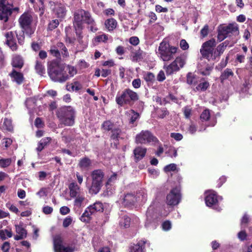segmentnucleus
Returning a JSON list of instances; mask_svg holds the SVG:
<instances>
[{"label":"nucleus","mask_w":252,"mask_h":252,"mask_svg":"<svg viewBox=\"0 0 252 252\" xmlns=\"http://www.w3.org/2000/svg\"><path fill=\"white\" fill-rule=\"evenodd\" d=\"M35 69L37 73L40 75H42L45 73V70L42 63L38 61H36Z\"/></svg>","instance_id":"obj_39"},{"label":"nucleus","mask_w":252,"mask_h":252,"mask_svg":"<svg viewBox=\"0 0 252 252\" xmlns=\"http://www.w3.org/2000/svg\"><path fill=\"white\" fill-rule=\"evenodd\" d=\"M178 48L170 46L166 41L163 40L158 48V54L163 61H168L172 60L174 55L177 52Z\"/></svg>","instance_id":"obj_5"},{"label":"nucleus","mask_w":252,"mask_h":252,"mask_svg":"<svg viewBox=\"0 0 252 252\" xmlns=\"http://www.w3.org/2000/svg\"><path fill=\"white\" fill-rule=\"evenodd\" d=\"M162 227L164 230L168 231L171 228V223L169 221H165L162 223Z\"/></svg>","instance_id":"obj_61"},{"label":"nucleus","mask_w":252,"mask_h":252,"mask_svg":"<svg viewBox=\"0 0 252 252\" xmlns=\"http://www.w3.org/2000/svg\"><path fill=\"white\" fill-rule=\"evenodd\" d=\"M145 244L144 241H141L138 242L136 245L134 246L131 250V252H144V245Z\"/></svg>","instance_id":"obj_37"},{"label":"nucleus","mask_w":252,"mask_h":252,"mask_svg":"<svg viewBox=\"0 0 252 252\" xmlns=\"http://www.w3.org/2000/svg\"><path fill=\"white\" fill-rule=\"evenodd\" d=\"M205 203L207 206L213 207L217 211H220V208L217 205L219 199L216 193L214 191L209 190L206 192Z\"/></svg>","instance_id":"obj_13"},{"label":"nucleus","mask_w":252,"mask_h":252,"mask_svg":"<svg viewBox=\"0 0 252 252\" xmlns=\"http://www.w3.org/2000/svg\"><path fill=\"white\" fill-rule=\"evenodd\" d=\"M11 15V5L0 7V20L6 23Z\"/></svg>","instance_id":"obj_16"},{"label":"nucleus","mask_w":252,"mask_h":252,"mask_svg":"<svg viewBox=\"0 0 252 252\" xmlns=\"http://www.w3.org/2000/svg\"><path fill=\"white\" fill-rule=\"evenodd\" d=\"M103 210V205L100 202H96L93 205L88 207L83 214L80 217L82 221L85 222H89L91 218V216L97 212H102Z\"/></svg>","instance_id":"obj_9"},{"label":"nucleus","mask_w":252,"mask_h":252,"mask_svg":"<svg viewBox=\"0 0 252 252\" xmlns=\"http://www.w3.org/2000/svg\"><path fill=\"white\" fill-rule=\"evenodd\" d=\"M228 57H226L225 60H222L221 62L216 66V68L219 70H221L225 67L228 63Z\"/></svg>","instance_id":"obj_56"},{"label":"nucleus","mask_w":252,"mask_h":252,"mask_svg":"<svg viewBox=\"0 0 252 252\" xmlns=\"http://www.w3.org/2000/svg\"><path fill=\"white\" fill-rule=\"evenodd\" d=\"M54 10L55 14L58 18H63L66 15V10L63 4L56 3Z\"/></svg>","instance_id":"obj_19"},{"label":"nucleus","mask_w":252,"mask_h":252,"mask_svg":"<svg viewBox=\"0 0 252 252\" xmlns=\"http://www.w3.org/2000/svg\"><path fill=\"white\" fill-rule=\"evenodd\" d=\"M227 36H226V34L222 32V29L219 27V29L218 30V39L219 42H220L224 40L226 37Z\"/></svg>","instance_id":"obj_53"},{"label":"nucleus","mask_w":252,"mask_h":252,"mask_svg":"<svg viewBox=\"0 0 252 252\" xmlns=\"http://www.w3.org/2000/svg\"><path fill=\"white\" fill-rule=\"evenodd\" d=\"M51 140V138L48 137L41 139L38 143L36 150L38 152H41L44 148L50 142Z\"/></svg>","instance_id":"obj_31"},{"label":"nucleus","mask_w":252,"mask_h":252,"mask_svg":"<svg viewBox=\"0 0 252 252\" xmlns=\"http://www.w3.org/2000/svg\"><path fill=\"white\" fill-rule=\"evenodd\" d=\"M137 197L138 201L141 200V201L145 202L147 200V193L144 191H139V193H137Z\"/></svg>","instance_id":"obj_54"},{"label":"nucleus","mask_w":252,"mask_h":252,"mask_svg":"<svg viewBox=\"0 0 252 252\" xmlns=\"http://www.w3.org/2000/svg\"><path fill=\"white\" fill-rule=\"evenodd\" d=\"M54 247L55 252H73L74 251V248L63 246L61 238L59 237L55 238L54 240Z\"/></svg>","instance_id":"obj_14"},{"label":"nucleus","mask_w":252,"mask_h":252,"mask_svg":"<svg viewBox=\"0 0 252 252\" xmlns=\"http://www.w3.org/2000/svg\"><path fill=\"white\" fill-rule=\"evenodd\" d=\"M200 120L202 122H206L210 118V112L209 110L205 109L201 113L200 116Z\"/></svg>","instance_id":"obj_41"},{"label":"nucleus","mask_w":252,"mask_h":252,"mask_svg":"<svg viewBox=\"0 0 252 252\" xmlns=\"http://www.w3.org/2000/svg\"><path fill=\"white\" fill-rule=\"evenodd\" d=\"M16 231L18 234L21 235L24 237L27 236V231L22 226L16 225Z\"/></svg>","instance_id":"obj_46"},{"label":"nucleus","mask_w":252,"mask_h":252,"mask_svg":"<svg viewBox=\"0 0 252 252\" xmlns=\"http://www.w3.org/2000/svg\"><path fill=\"white\" fill-rule=\"evenodd\" d=\"M36 194L40 198L47 196V189L45 188L40 189L39 191L36 193Z\"/></svg>","instance_id":"obj_62"},{"label":"nucleus","mask_w":252,"mask_h":252,"mask_svg":"<svg viewBox=\"0 0 252 252\" xmlns=\"http://www.w3.org/2000/svg\"><path fill=\"white\" fill-rule=\"evenodd\" d=\"M57 49H60L62 51V53L65 56H68V53L67 52V50L66 48L65 47L64 44L62 42H59L57 44V47H56Z\"/></svg>","instance_id":"obj_48"},{"label":"nucleus","mask_w":252,"mask_h":252,"mask_svg":"<svg viewBox=\"0 0 252 252\" xmlns=\"http://www.w3.org/2000/svg\"><path fill=\"white\" fill-rule=\"evenodd\" d=\"M25 104L28 109H29L30 112L33 109L35 106V100L32 98H27L25 102Z\"/></svg>","instance_id":"obj_43"},{"label":"nucleus","mask_w":252,"mask_h":252,"mask_svg":"<svg viewBox=\"0 0 252 252\" xmlns=\"http://www.w3.org/2000/svg\"><path fill=\"white\" fill-rule=\"evenodd\" d=\"M73 198L74 199L73 202L74 209H79L85 206L84 203L86 200V198L85 197V193L74 197Z\"/></svg>","instance_id":"obj_18"},{"label":"nucleus","mask_w":252,"mask_h":252,"mask_svg":"<svg viewBox=\"0 0 252 252\" xmlns=\"http://www.w3.org/2000/svg\"><path fill=\"white\" fill-rule=\"evenodd\" d=\"M12 65L14 67L21 68L23 65V61L18 55H14L12 58Z\"/></svg>","instance_id":"obj_29"},{"label":"nucleus","mask_w":252,"mask_h":252,"mask_svg":"<svg viewBox=\"0 0 252 252\" xmlns=\"http://www.w3.org/2000/svg\"><path fill=\"white\" fill-rule=\"evenodd\" d=\"M117 22L116 20L113 18L107 19L105 22V26L109 31H113L117 26Z\"/></svg>","instance_id":"obj_30"},{"label":"nucleus","mask_w":252,"mask_h":252,"mask_svg":"<svg viewBox=\"0 0 252 252\" xmlns=\"http://www.w3.org/2000/svg\"><path fill=\"white\" fill-rule=\"evenodd\" d=\"M91 164V160L89 158H84L80 160L78 166L82 170H88Z\"/></svg>","instance_id":"obj_26"},{"label":"nucleus","mask_w":252,"mask_h":252,"mask_svg":"<svg viewBox=\"0 0 252 252\" xmlns=\"http://www.w3.org/2000/svg\"><path fill=\"white\" fill-rule=\"evenodd\" d=\"M157 141L156 137L148 130H142L137 134L135 137V142L140 144H147L151 142Z\"/></svg>","instance_id":"obj_12"},{"label":"nucleus","mask_w":252,"mask_h":252,"mask_svg":"<svg viewBox=\"0 0 252 252\" xmlns=\"http://www.w3.org/2000/svg\"><path fill=\"white\" fill-rule=\"evenodd\" d=\"M64 71L66 73L68 77V79L70 77H73L74 75L77 73L76 69L72 66L67 65L64 68Z\"/></svg>","instance_id":"obj_33"},{"label":"nucleus","mask_w":252,"mask_h":252,"mask_svg":"<svg viewBox=\"0 0 252 252\" xmlns=\"http://www.w3.org/2000/svg\"><path fill=\"white\" fill-rule=\"evenodd\" d=\"M146 151L147 149L145 148L142 147H137L133 151L136 160L138 161L142 159L145 156Z\"/></svg>","instance_id":"obj_24"},{"label":"nucleus","mask_w":252,"mask_h":252,"mask_svg":"<svg viewBox=\"0 0 252 252\" xmlns=\"http://www.w3.org/2000/svg\"><path fill=\"white\" fill-rule=\"evenodd\" d=\"M12 159L10 158H1L0 159V167L5 168L9 166L11 163Z\"/></svg>","instance_id":"obj_45"},{"label":"nucleus","mask_w":252,"mask_h":252,"mask_svg":"<svg viewBox=\"0 0 252 252\" xmlns=\"http://www.w3.org/2000/svg\"><path fill=\"white\" fill-rule=\"evenodd\" d=\"M50 53L53 56L57 58H60V51H59V49H57L56 47H51V49L50 50Z\"/></svg>","instance_id":"obj_57"},{"label":"nucleus","mask_w":252,"mask_h":252,"mask_svg":"<svg viewBox=\"0 0 252 252\" xmlns=\"http://www.w3.org/2000/svg\"><path fill=\"white\" fill-rule=\"evenodd\" d=\"M251 220L250 216L245 213L241 219L240 225L242 229L245 228Z\"/></svg>","instance_id":"obj_34"},{"label":"nucleus","mask_w":252,"mask_h":252,"mask_svg":"<svg viewBox=\"0 0 252 252\" xmlns=\"http://www.w3.org/2000/svg\"><path fill=\"white\" fill-rule=\"evenodd\" d=\"M166 154L171 158H176L177 156V150L174 147H170Z\"/></svg>","instance_id":"obj_49"},{"label":"nucleus","mask_w":252,"mask_h":252,"mask_svg":"<svg viewBox=\"0 0 252 252\" xmlns=\"http://www.w3.org/2000/svg\"><path fill=\"white\" fill-rule=\"evenodd\" d=\"M68 130L64 129L61 133L62 140L65 143H67L70 141L71 137L68 135Z\"/></svg>","instance_id":"obj_50"},{"label":"nucleus","mask_w":252,"mask_h":252,"mask_svg":"<svg viewBox=\"0 0 252 252\" xmlns=\"http://www.w3.org/2000/svg\"><path fill=\"white\" fill-rule=\"evenodd\" d=\"M180 46L183 50H187L189 47L188 43L185 39H182L180 41Z\"/></svg>","instance_id":"obj_64"},{"label":"nucleus","mask_w":252,"mask_h":252,"mask_svg":"<svg viewBox=\"0 0 252 252\" xmlns=\"http://www.w3.org/2000/svg\"><path fill=\"white\" fill-rule=\"evenodd\" d=\"M186 62V58L184 55L177 57L170 64L164 65L163 68L167 75H171L183 68Z\"/></svg>","instance_id":"obj_8"},{"label":"nucleus","mask_w":252,"mask_h":252,"mask_svg":"<svg viewBox=\"0 0 252 252\" xmlns=\"http://www.w3.org/2000/svg\"><path fill=\"white\" fill-rule=\"evenodd\" d=\"M85 23L90 26V30L93 32L97 31L95 22L91 14L84 10L79 9L74 14L73 25L76 31V34L78 37V41L82 43V36L79 31L83 28V24Z\"/></svg>","instance_id":"obj_1"},{"label":"nucleus","mask_w":252,"mask_h":252,"mask_svg":"<svg viewBox=\"0 0 252 252\" xmlns=\"http://www.w3.org/2000/svg\"><path fill=\"white\" fill-rule=\"evenodd\" d=\"M227 36L231 35H237L239 33V27L236 23H231L227 25L220 27Z\"/></svg>","instance_id":"obj_15"},{"label":"nucleus","mask_w":252,"mask_h":252,"mask_svg":"<svg viewBox=\"0 0 252 252\" xmlns=\"http://www.w3.org/2000/svg\"><path fill=\"white\" fill-rule=\"evenodd\" d=\"M69 190V195L71 198H73L77 196L84 193L81 188L75 182L71 183L68 186Z\"/></svg>","instance_id":"obj_17"},{"label":"nucleus","mask_w":252,"mask_h":252,"mask_svg":"<svg viewBox=\"0 0 252 252\" xmlns=\"http://www.w3.org/2000/svg\"><path fill=\"white\" fill-rule=\"evenodd\" d=\"M177 169V165L175 163H171L166 166H165L164 168V170L165 172H168L170 171H175Z\"/></svg>","instance_id":"obj_52"},{"label":"nucleus","mask_w":252,"mask_h":252,"mask_svg":"<svg viewBox=\"0 0 252 252\" xmlns=\"http://www.w3.org/2000/svg\"><path fill=\"white\" fill-rule=\"evenodd\" d=\"M6 44L12 51H16L17 50V45L15 42V40L8 42L6 43Z\"/></svg>","instance_id":"obj_59"},{"label":"nucleus","mask_w":252,"mask_h":252,"mask_svg":"<svg viewBox=\"0 0 252 252\" xmlns=\"http://www.w3.org/2000/svg\"><path fill=\"white\" fill-rule=\"evenodd\" d=\"M48 74L51 79L58 82H64L68 79L64 68L59 65L50 66L48 69Z\"/></svg>","instance_id":"obj_7"},{"label":"nucleus","mask_w":252,"mask_h":252,"mask_svg":"<svg viewBox=\"0 0 252 252\" xmlns=\"http://www.w3.org/2000/svg\"><path fill=\"white\" fill-rule=\"evenodd\" d=\"M126 114L128 117L129 123L131 124H133L139 118V113L133 110H129L126 111Z\"/></svg>","instance_id":"obj_28"},{"label":"nucleus","mask_w":252,"mask_h":252,"mask_svg":"<svg viewBox=\"0 0 252 252\" xmlns=\"http://www.w3.org/2000/svg\"><path fill=\"white\" fill-rule=\"evenodd\" d=\"M216 45L215 39H211L204 43L200 49V53L202 56L208 60H213L214 47Z\"/></svg>","instance_id":"obj_10"},{"label":"nucleus","mask_w":252,"mask_h":252,"mask_svg":"<svg viewBox=\"0 0 252 252\" xmlns=\"http://www.w3.org/2000/svg\"><path fill=\"white\" fill-rule=\"evenodd\" d=\"M181 199V194L179 187H176L172 189L167 195L166 203L169 206L178 205Z\"/></svg>","instance_id":"obj_11"},{"label":"nucleus","mask_w":252,"mask_h":252,"mask_svg":"<svg viewBox=\"0 0 252 252\" xmlns=\"http://www.w3.org/2000/svg\"><path fill=\"white\" fill-rule=\"evenodd\" d=\"M59 24V21L57 19L52 20L48 24V29L52 31L56 28Z\"/></svg>","instance_id":"obj_51"},{"label":"nucleus","mask_w":252,"mask_h":252,"mask_svg":"<svg viewBox=\"0 0 252 252\" xmlns=\"http://www.w3.org/2000/svg\"><path fill=\"white\" fill-rule=\"evenodd\" d=\"M209 84L208 82H204L199 83L195 88V90L197 91H205L209 87Z\"/></svg>","instance_id":"obj_44"},{"label":"nucleus","mask_w":252,"mask_h":252,"mask_svg":"<svg viewBox=\"0 0 252 252\" xmlns=\"http://www.w3.org/2000/svg\"><path fill=\"white\" fill-rule=\"evenodd\" d=\"M234 75V73L231 69L226 68L223 72H222L220 79L221 83H223L225 80L229 79L230 77Z\"/></svg>","instance_id":"obj_27"},{"label":"nucleus","mask_w":252,"mask_h":252,"mask_svg":"<svg viewBox=\"0 0 252 252\" xmlns=\"http://www.w3.org/2000/svg\"><path fill=\"white\" fill-rule=\"evenodd\" d=\"M74 109L71 106L63 107L58 110L57 115L61 124L72 126L74 123Z\"/></svg>","instance_id":"obj_4"},{"label":"nucleus","mask_w":252,"mask_h":252,"mask_svg":"<svg viewBox=\"0 0 252 252\" xmlns=\"http://www.w3.org/2000/svg\"><path fill=\"white\" fill-rule=\"evenodd\" d=\"M112 134L111 135V138L113 140H119L120 136L121 134V130L119 128H114L111 130Z\"/></svg>","instance_id":"obj_38"},{"label":"nucleus","mask_w":252,"mask_h":252,"mask_svg":"<svg viewBox=\"0 0 252 252\" xmlns=\"http://www.w3.org/2000/svg\"><path fill=\"white\" fill-rule=\"evenodd\" d=\"M92 183L90 188V192L93 194H97L101 189L104 176V172L100 169L94 170L91 174Z\"/></svg>","instance_id":"obj_6"},{"label":"nucleus","mask_w":252,"mask_h":252,"mask_svg":"<svg viewBox=\"0 0 252 252\" xmlns=\"http://www.w3.org/2000/svg\"><path fill=\"white\" fill-rule=\"evenodd\" d=\"M137 201H138L137 197L132 194L128 193L123 199L122 204L125 206L129 207Z\"/></svg>","instance_id":"obj_20"},{"label":"nucleus","mask_w":252,"mask_h":252,"mask_svg":"<svg viewBox=\"0 0 252 252\" xmlns=\"http://www.w3.org/2000/svg\"><path fill=\"white\" fill-rule=\"evenodd\" d=\"M138 99L137 93L129 89H126L121 93H119L116 97V102L120 106L125 104L130 105Z\"/></svg>","instance_id":"obj_3"},{"label":"nucleus","mask_w":252,"mask_h":252,"mask_svg":"<svg viewBox=\"0 0 252 252\" xmlns=\"http://www.w3.org/2000/svg\"><path fill=\"white\" fill-rule=\"evenodd\" d=\"M25 33V32L24 30H22V31L20 32L19 33L16 32V36L18 41V43L22 45L25 40V35L24 34Z\"/></svg>","instance_id":"obj_47"},{"label":"nucleus","mask_w":252,"mask_h":252,"mask_svg":"<svg viewBox=\"0 0 252 252\" xmlns=\"http://www.w3.org/2000/svg\"><path fill=\"white\" fill-rule=\"evenodd\" d=\"M1 128L4 130L12 131L13 126L11 120L7 118L4 119L3 123L1 125Z\"/></svg>","instance_id":"obj_32"},{"label":"nucleus","mask_w":252,"mask_h":252,"mask_svg":"<svg viewBox=\"0 0 252 252\" xmlns=\"http://www.w3.org/2000/svg\"><path fill=\"white\" fill-rule=\"evenodd\" d=\"M114 128V124L110 121H106L102 125V128L106 131H111Z\"/></svg>","instance_id":"obj_40"},{"label":"nucleus","mask_w":252,"mask_h":252,"mask_svg":"<svg viewBox=\"0 0 252 252\" xmlns=\"http://www.w3.org/2000/svg\"><path fill=\"white\" fill-rule=\"evenodd\" d=\"M227 44H228L226 43V42L225 41L217 46V48L214 52L213 60H215L217 58L219 57L221 54L223 53L226 46H227Z\"/></svg>","instance_id":"obj_25"},{"label":"nucleus","mask_w":252,"mask_h":252,"mask_svg":"<svg viewBox=\"0 0 252 252\" xmlns=\"http://www.w3.org/2000/svg\"><path fill=\"white\" fill-rule=\"evenodd\" d=\"M129 41L131 44H132L134 46L137 45L139 43V38L136 36L131 37L129 38Z\"/></svg>","instance_id":"obj_63"},{"label":"nucleus","mask_w":252,"mask_h":252,"mask_svg":"<svg viewBox=\"0 0 252 252\" xmlns=\"http://www.w3.org/2000/svg\"><path fill=\"white\" fill-rule=\"evenodd\" d=\"M19 25L25 32V34L31 37L35 31L36 25H33V17L31 13L24 12L18 19Z\"/></svg>","instance_id":"obj_2"},{"label":"nucleus","mask_w":252,"mask_h":252,"mask_svg":"<svg viewBox=\"0 0 252 252\" xmlns=\"http://www.w3.org/2000/svg\"><path fill=\"white\" fill-rule=\"evenodd\" d=\"M119 219V224L121 227L127 228L129 227L131 219L126 214L122 213L120 216Z\"/></svg>","instance_id":"obj_22"},{"label":"nucleus","mask_w":252,"mask_h":252,"mask_svg":"<svg viewBox=\"0 0 252 252\" xmlns=\"http://www.w3.org/2000/svg\"><path fill=\"white\" fill-rule=\"evenodd\" d=\"M6 207L9 209V210L15 213H18L19 212L18 209L14 205L12 204L10 202H7L6 204Z\"/></svg>","instance_id":"obj_55"},{"label":"nucleus","mask_w":252,"mask_h":252,"mask_svg":"<svg viewBox=\"0 0 252 252\" xmlns=\"http://www.w3.org/2000/svg\"><path fill=\"white\" fill-rule=\"evenodd\" d=\"M156 215L154 213L153 208L149 207L146 213V220L145 222V226L149 227L154 222Z\"/></svg>","instance_id":"obj_21"},{"label":"nucleus","mask_w":252,"mask_h":252,"mask_svg":"<svg viewBox=\"0 0 252 252\" xmlns=\"http://www.w3.org/2000/svg\"><path fill=\"white\" fill-rule=\"evenodd\" d=\"M170 136L176 141H180L183 139V135L179 133H171Z\"/></svg>","instance_id":"obj_60"},{"label":"nucleus","mask_w":252,"mask_h":252,"mask_svg":"<svg viewBox=\"0 0 252 252\" xmlns=\"http://www.w3.org/2000/svg\"><path fill=\"white\" fill-rule=\"evenodd\" d=\"M110 36L106 34H102L96 36L94 38V41L97 42H104L106 43L109 39Z\"/></svg>","instance_id":"obj_42"},{"label":"nucleus","mask_w":252,"mask_h":252,"mask_svg":"<svg viewBox=\"0 0 252 252\" xmlns=\"http://www.w3.org/2000/svg\"><path fill=\"white\" fill-rule=\"evenodd\" d=\"M143 77L148 85L152 83L155 80L154 74L150 72H145Z\"/></svg>","instance_id":"obj_35"},{"label":"nucleus","mask_w":252,"mask_h":252,"mask_svg":"<svg viewBox=\"0 0 252 252\" xmlns=\"http://www.w3.org/2000/svg\"><path fill=\"white\" fill-rule=\"evenodd\" d=\"M82 88V85L78 82H74L71 84V89L73 91H79Z\"/></svg>","instance_id":"obj_58"},{"label":"nucleus","mask_w":252,"mask_h":252,"mask_svg":"<svg viewBox=\"0 0 252 252\" xmlns=\"http://www.w3.org/2000/svg\"><path fill=\"white\" fill-rule=\"evenodd\" d=\"M12 236V233L11 230L8 229L0 230V238L2 240H5L7 237L10 238Z\"/></svg>","instance_id":"obj_36"},{"label":"nucleus","mask_w":252,"mask_h":252,"mask_svg":"<svg viewBox=\"0 0 252 252\" xmlns=\"http://www.w3.org/2000/svg\"><path fill=\"white\" fill-rule=\"evenodd\" d=\"M9 75L12 81L16 82L18 84H20L23 82L24 77L22 73L13 69Z\"/></svg>","instance_id":"obj_23"}]
</instances>
